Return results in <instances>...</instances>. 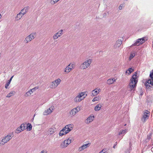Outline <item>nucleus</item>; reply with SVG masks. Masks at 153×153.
Here are the masks:
<instances>
[{
	"mask_svg": "<svg viewBox=\"0 0 153 153\" xmlns=\"http://www.w3.org/2000/svg\"><path fill=\"white\" fill-rule=\"evenodd\" d=\"M136 72H135L130 79L131 82L129 83V90L131 91L134 90V89L135 88L137 82V77Z\"/></svg>",
	"mask_w": 153,
	"mask_h": 153,
	"instance_id": "1",
	"label": "nucleus"
},
{
	"mask_svg": "<svg viewBox=\"0 0 153 153\" xmlns=\"http://www.w3.org/2000/svg\"><path fill=\"white\" fill-rule=\"evenodd\" d=\"M14 136L13 132H12L8 134L4 137L1 140L0 144L3 145L9 141Z\"/></svg>",
	"mask_w": 153,
	"mask_h": 153,
	"instance_id": "2",
	"label": "nucleus"
},
{
	"mask_svg": "<svg viewBox=\"0 0 153 153\" xmlns=\"http://www.w3.org/2000/svg\"><path fill=\"white\" fill-rule=\"evenodd\" d=\"M93 62V59L91 58H88L85 61L81 64L80 68L81 69H85L89 67Z\"/></svg>",
	"mask_w": 153,
	"mask_h": 153,
	"instance_id": "3",
	"label": "nucleus"
},
{
	"mask_svg": "<svg viewBox=\"0 0 153 153\" xmlns=\"http://www.w3.org/2000/svg\"><path fill=\"white\" fill-rule=\"evenodd\" d=\"M36 33L33 32L31 33L28 36H27L25 39L24 42L25 44H27L30 42L35 38L36 36Z\"/></svg>",
	"mask_w": 153,
	"mask_h": 153,
	"instance_id": "4",
	"label": "nucleus"
},
{
	"mask_svg": "<svg viewBox=\"0 0 153 153\" xmlns=\"http://www.w3.org/2000/svg\"><path fill=\"white\" fill-rule=\"evenodd\" d=\"M150 76L151 79L148 80L146 82L145 85L147 88L149 89L151 86H153V71L150 72Z\"/></svg>",
	"mask_w": 153,
	"mask_h": 153,
	"instance_id": "5",
	"label": "nucleus"
},
{
	"mask_svg": "<svg viewBox=\"0 0 153 153\" xmlns=\"http://www.w3.org/2000/svg\"><path fill=\"white\" fill-rule=\"evenodd\" d=\"M85 94V92H82L79 93L74 98V102L77 103L83 100L85 97H83Z\"/></svg>",
	"mask_w": 153,
	"mask_h": 153,
	"instance_id": "6",
	"label": "nucleus"
},
{
	"mask_svg": "<svg viewBox=\"0 0 153 153\" xmlns=\"http://www.w3.org/2000/svg\"><path fill=\"white\" fill-rule=\"evenodd\" d=\"M71 139L69 138L68 139L65 140L63 142L61 143L60 147L61 148H63L66 147L69 144H70L71 141Z\"/></svg>",
	"mask_w": 153,
	"mask_h": 153,
	"instance_id": "7",
	"label": "nucleus"
},
{
	"mask_svg": "<svg viewBox=\"0 0 153 153\" xmlns=\"http://www.w3.org/2000/svg\"><path fill=\"white\" fill-rule=\"evenodd\" d=\"M150 114V112L146 110L143 113V115L141 118V121L143 123L146 122L148 119Z\"/></svg>",
	"mask_w": 153,
	"mask_h": 153,
	"instance_id": "8",
	"label": "nucleus"
},
{
	"mask_svg": "<svg viewBox=\"0 0 153 153\" xmlns=\"http://www.w3.org/2000/svg\"><path fill=\"white\" fill-rule=\"evenodd\" d=\"M80 110L79 107H77L73 108L70 112V116L72 117L75 116Z\"/></svg>",
	"mask_w": 153,
	"mask_h": 153,
	"instance_id": "9",
	"label": "nucleus"
},
{
	"mask_svg": "<svg viewBox=\"0 0 153 153\" xmlns=\"http://www.w3.org/2000/svg\"><path fill=\"white\" fill-rule=\"evenodd\" d=\"M54 106L52 105L48 109L45 110L43 112V115H47L50 114L54 110Z\"/></svg>",
	"mask_w": 153,
	"mask_h": 153,
	"instance_id": "10",
	"label": "nucleus"
},
{
	"mask_svg": "<svg viewBox=\"0 0 153 153\" xmlns=\"http://www.w3.org/2000/svg\"><path fill=\"white\" fill-rule=\"evenodd\" d=\"M73 125L72 124L67 125L63 128V130L68 133L73 129Z\"/></svg>",
	"mask_w": 153,
	"mask_h": 153,
	"instance_id": "11",
	"label": "nucleus"
},
{
	"mask_svg": "<svg viewBox=\"0 0 153 153\" xmlns=\"http://www.w3.org/2000/svg\"><path fill=\"white\" fill-rule=\"evenodd\" d=\"M122 42L120 40H117L115 42L114 46V48L115 49H117L119 48L122 44Z\"/></svg>",
	"mask_w": 153,
	"mask_h": 153,
	"instance_id": "12",
	"label": "nucleus"
},
{
	"mask_svg": "<svg viewBox=\"0 0 153 153\" xmlns=\"http://www.w3.org/2000/svg\"><path fill=\"white\" fill-rule=\"evenodd\" d=\"M90 144V143H88L87 144H83L82 146L79 148L78 151L79 152H81L82 150L86 149L89 146Z\"/></svg>",
	"mask_w": 153,
	"mask_h": 153,
	"instance_id": "13",
	"label": "nucleus"
},
{
	"mask_svg": "<svg viewBox=\"0 0 153 153\" xmlns=\"http://www.w3.org/2000/svg\"><path fill=\"white\" fill-rule=\"evenodd\" d=\"M94 116H90L85 120V123L86 124H88L92 122L94 120Z\"/></svg>",
	"mask_w": 153,
	"mask_h": 153,
	"instance_id": "14",
	"label": "nucleus"
},
{
	"mask_svg": "<svg viewBox=\"0 0 153 153\" xmlns=\"http://www.w3.org/2000/svg\"><path fill=\"white\" fill-rule=\"evenodd\" d=\"M23 16L20 12L18 13L15 17V20L18 21L21 19Z\"/></svg>",
	"mask_w": 153,
	"mask_h": 153,
	"instance_id": "15",
	"label": "nucleus"
},
{
	"mask_svg": "<svg viewBox=\"0 0 153 153\" xmlns=\"http://www.w3.org/2000/svg\"><path fill=\"white\" fill-rule=\"evenodd\" d=\"M57 86L56 85L55 83H54V81H53L51 82L50 84V86L49 87L50 88H52V89H54L56 88Z\"/></svg>",
	"mask_w": 153,
	"mask_h": 153,
	"instance_id": "16",
	"label": "nucleus"
},
{
	"mask_svg": "<svg viewBox=\"0 0 153 153\" xmlns=\"http://www.w3.org/2000/svg\"><path fill=\"white\" fill-rule=\"evenodd\" d=\"M127 129H124V130H120L118 134V135H123V136L127 132Z\"/></svg>",
	"mask_w": 153,
	"mask_h": 153,
	"instance_id": "17",
	"label": "nucleus"
},
{
	"mask_svg": "<svg viewBox=\"0 0 153 153\" xmlns=\"http://www.w3.org/2000/svg\"><path fill=\"white\" fill-rule=\"evenodd\" d=\"M99 93V90H97V89H95L93 90L92 92V95H93V96H95L97 95Z\"/></svg>",
	"mask_w": 153,
	"mask_h": 153,
	"instance_id": "18",
	"label": "nucleus"
},
{
	"mask_svg": "<svg viewBox=\"0 0 153 153\" xmlns=\"http://www.w3.org/2000/svg\"><path fill=\"white\" fill-rule=\"evenodd\" d=\"M115 81L116 79L114 78L113 79H108L107 83L108 84H111L113 83Z\"/></svg>",
	"mask_w": 153,
	"mask_h": 153,
	"instance_id": "19",
	"label": "nucleus"
},
{
	"mask_svg": "<svg viewBox=\"0 0 153 153\" xmlns=\"http://www.w3.org/2000/svg\"><path fill=\"white\" fill-rule=\"evenodd\" d=\"M102 107V106L100 104H97L94 108V109L96 111L100 110Z\"/></svg>",
	"mask_w": 153,
	"mask_h": 153,
	"instance_id": "20",
	"label": "nucleus"
},
{
	"mask_svg": "<svg viewBox=\"0 0 153 153\" xmlns=\"http://www.w3.org/2000/svg\"><path fill=\"white\" fill-rule=\"evenodd\" d=\"M72 70L71 69V68L68 65L66 67L65 69L64 72L65 74H68Z\"/></svg>",
	"mask_w": 153,
	"mask_h": 153,
	"instance_id": "21",
	"label": "nucleus"
},
{
	"mask_svg": "<svg viewBox=\"0 0 153 153\" xmlns=\"http://www.w3.org/2000/svg\"><path fill=\"white\" fill-rule=\"evenodd\" d=\"M54 82V83H55L56 86H57L61 82V79L59 78H58L54 81H53Z\"/></svg>",
	"mask_w": 153,
	"mask_h": 153,
	"instance_id": "22",
	"label": "nucleus"
},
{
	"mask_svg": "<svg viewBox=\"0 0 153 153\" xmlns=\"http://www.w3.org/2000/svg\"><path fill=\"white\" fill-rule=\"evenodd\" d=\"M32 93L33 92L32 91L30 90V89L27 92L25 93L24 95V96L25 97H27L28 96H30Z\"/></svg>",
	"mask_w": 153,
	"mask_h": 153,
	"instance_id": "23",
	"label": "nucleus"
},
{
	"mask_svg": "<svg viewBox=\"0 0 153 153\" xmlns=\"http://www.w3.org/2000/svg\"><path fill=\"white\" fill-rule=\"evenodd\" d=\"M67 134L66 132L63 130V128L62 130H61L59 133V135L60 136H62L66 134Z\"/></svg>",
	"mask_w": 153,
	"mask_h": 153,
	"instance_id": "24",
	"label": "nucleus"
},
{
	"mask_svg": "<svg viewBox=\"0 0 153 153\" xmlns=\"http://www.w3.org/2000/svg\"><path fill=\"white\" fill-rule=\"evenodd\" d=\"M15 94V92L14 91H12L7 95L6 97L8 98L14 95Z\"/></svg>",
	"mask_w": 153,
	"mask_h": 153,
	"instance_id": "25",
	"label": "nucleus"
},
{
	"mask_svg": "<svg viewBox=\"0 0 153 153\" xmlns=\"http://www.w3.org/2000/svg\"><path fill=\"white\" fill-rule=\"evenodd\" d=\"M48 132L51 134H52L54 132V129L52 128H50L48 129Z\"/></svg>",
	"mask_w": 153,
	"mask_h": 153,
	"instance_id": "26",
	"label": "nucleus"
},
{
	"mask_svg": "<svg viewBox=\"0 0 153 153\" xmlns=\"http://www.w3.org/2000/svg\"><path fill=\"white\" fill-rule=\"evenodd\" d=\"M32 125L28 123L27 124V128L28 131H30L32 129Z\"/></svg>",
	"mask_w": 153,
	"mask_h": 153,
	"instance_id": "27",
	"label": "nucleus"
},
{
	"mask_svg": "<svg viewBox=\"0 0 153 153\" xmlns=\"http://www.w3.org/2000/svg\"><path fill=\"white\" fill-rule=\"evenodd\" d=\"M134 70L133 69L131 68H130L126 71V74H129L131 73Z\"/></svg>",
	"mask_w": 153,
	"mask_h": 153,
	"instance_id": "28",
	"label": "nucleus"
},
{
	"mask_svg": "<svg viewBox=\"0 0 153 153\" xmlns=\"http://www.w3.org/2000/svg\"><path fill=\"white\" fill-rule=\"evenodd\" d=\"M142 44V42H139L138 39L137 40V41L134 43V44L133 45L134 46H138Z\"/></svg>",
	"mask_w": 153,
	"mask_h": 153,
	"instance_id": "29",
	"label": "nucleus"
},
{
	"mask_svg": "<svg viewBox=\"0 0 153 153\" xmlns=\"http://www.w3.org/2000/svg\"><path fill=\"white\" fill-rule=\"evenodd\" d=\"M68 65L70 68H71V70L74 69L75 67V64L73 63H70Z\"/></svg>",
	"mask_w": 153,
	"mask_h": 153,
	"instance_id": "30",
	"label": "nucleus"
},
{
	"mask_svg": "<svg viewBox=\"0 0 153 153\" xmlns=\"http://www.w3.org/2000/svg\"><path fill=\"white\" fill-rule=\"evenodd\" d=\"M23 131L21 129L20 127H18L15 131V132L16 133L18 134L21 131Z\"/></svg>",
	"mask_w": 153,
	"mask_h": 153,
	"instance_id": "31",
	"label": "nucleus"
},
{
	"mask_svg": "<svg viewBox=\"0 0 153 153\" xmlns=\"http://www.w3.org/2000/svg\"><path fill=\"white\" fill-rule=\"evenodd\" d=\"M59 35H58L57 33H55L53 37V39L54 40L56 39L59 37Z\"/></svg>",
	"mask_w": 153,
	"mask_h": 153,
	"instance_id": "32",
	"label": "nucleus"
},
{
	"mask_svg": "<svg viewBox=\"0 0 153 153\" xmlns=\"http://www.w3.org/2000/svg\"><path fill=\"white\" fill-rule=\"evenodd\" d=\"M60 0H51L50 3L52 5H54L55 4L57 3Z\"/></svg>",
	"mask_w": 153,
	"mask_h": 153,
	"instance_id": "33",
	"label": "nucleus"
},
{
	"mask_svg": "<svg viewBox=\"0 0 153 153\" xmlns=\"http://www.w3.org/2000/svg\"><path fill=\"white\" fill-rule=\"evenodd\" d=\"M135 56V54L134 53H131L130 54V56L129 58V60H131Z\"/></svg>",
	"mask_w": 153,
	"mask_h": 153,
	"instance_id": "34",
	"label": "nucleus"
},
{
	"mask_svg": "<svg viewBox=\"0 0 153 153\" xmlns=\"http://www.w3.org/2000/svg\"><path fill=\"white\" fill-rule=\"evenodd\" d=\"M63 30L62 29H61L58 31L57 33V34L59 35V37H60L61 35H62L63 34L62 32H63Z\"/></svg>",
	"mask_w": 153,
	"mask_h": 153,
	"instance_id": "35",
	"label": "nucleus"
},
{
	"mask_svg": "<svg viewBox=\"0 0 153 153\" xmlns=\"http://www.w3.org/2000/svg\"><path fill=\"white\" fill-rule=\"evenodd\" d=\"M25 124H22L20 127L21 128V129L22 130V131H23L24 130L25 128Z\"/></svg>",
	"mask_w": 153,
	"mask_h": 153,
	"instance_id": "36",
	"label": "nucleus"
},
{
	"mask_svg": "<svg viewBox=\"0 0 153 153\" xmlns=\"http://www.w3.org/2000/svg\"><path fill=\"white\" fill-rule=\"evenodd\" d=\"M125 3L121 4L119 7V9L120 10H121L124 7Z\"/></svg>",
	"mask_w": 153,
	"mask_h": 153,
	"instance_id": "37",
	"label": "nucleus"
},
{
	"mask_svg": "<svg viewBox=\"0 0 153 153\" xmlns=\"http://www.w3.org/2000/svg\"><path fill=\"white\" fill-rule=\"evenodd\" d=\"M39 87L38 86L35 87L34 88L32 89H30V90L32 91V92L33 93V92L35 91L36 90L39 88Z\"/></svg>",
	"mask_w": 153,
	"mask_h": 153,
	"instance_id": "38",
	"label": "nucleus"
},
{
	"mask_svg": "<svg viewBox=\"0 0 153 153\" xmlns=\"http://www.w3.org/2000/svg\"><path fill=\"white\" fill-rule=\"evenodd\" d=\"M139 41L140 42H142V44L144 42H145V39L144 38H142L140 39H138Z\"/></svg>",
	"mask_w": 153,
	"mask_h": 153,
	"instance_id": "39",
	"label": "nucleus"
},
{
	"mask_svg": "<svg viewBox=\"0 0 153 153\" xmlns=\"http://www.w3.org/2000/svg\"><path fill=\"white\" fill-rule=\"evenodd\" d=\"M20 13H21V14L23 16L26 13V12L25 11L23 10V9H22L21 11H20Z\"/></svg>",
	"mask_w": 153,
	"mask_h": 153,
	"instance_id": "40",
	"label": "nucleus"
},
{
	"mask_svg": "<svg viewBox=\"0 0 153 153\" xmlns=\"http://www.w3.org/2000/svg\"><path fill=\"white\" fill-rule=\"evenodd\" d=\"M10 82H8V81H7V83H6V84H5V88L6 89L8 88V86H9V85L10 84Z\"/></svg>",
	"mask_w": 153,
	"mask_h": 153,
	"instance_id": "41",
	"label": "nucleus"
},
{
	"mask_svg": "<svg viewBox=\"0 0 153 153\" xmlns=\"http://www.w3.org/2000/svg\"><path fill=\"white\" fill-rule=\"evenodd\" d=\"M29 8V7H25L23 9V10H24L26 12H27L28 11Z\"/></svg>",
	"mask_w": 153,
	"mask_h": 153,
	"instance_id": "42",
	"label": "nucleus"
},
{
	"mask_svg": "<svg viewBox=\"0 0 153 153\" xmlns=\"http://www.w3.org/2000/svg\"><path fill=\"white\" fill-rule=\"evenodd\" d=\"M99 100V98L97 97H94L92 100V101L94 102H95V101H98Z\"/></svg>",
	"mask_w": 153,
	"mask_h": 153,
	"instance_id": "43",
	"label": "nucleus"
},
{
	"mask_svg": "<svg viewBox=\"0 0 153 153\" xmlns=\"http://www.w3.org/2000/svg\"><path fill=\"white\" fill-rule=\"evenodd\" d=\"M99 153H107L106 149H103L102 151L100 152Z\"/></svg>",
	"mask_w": 153,
	"mask_h": 153,
	"instance_id": "44",
	"label": "nucleus"
},
{
	"mask_svg": "<svg viewBox=\"0 0 153 153\" xmlns=\"http://www.w3.org/2000/svg\"><path fill=\"white\" fill-rule=\"evenodd\" d=\"M40 153H48V152L45 150H43Z\"/></svg>",
	"mask_w": 153,
	"mask_h": 153,
	"instance_id": "45",
	"label": "nucleus"
},
{
	"mask_svg": "<svg viewBox=\"0 0 153 153\" xmlns=\"http://www.w3.org/2000/svg\"><path fill=\"white\" fill-rule=\"evenodd\" d=\"M14 76H12L10 78V79L8 80V81L10 82H11L12 80V78H13V77Z\"/></svg>",
	"mask_w": 153,
	"mask_h": 153,
	"instance_id": "46",
	"label": "nucleus"
},
{
	"mask_svg": "<svg viewBox=\"0 0 153 153\" xmlns=\"http://www.w3.org/2000/svg\"><path fill=\"white\" fill-rule=\"evenodd\" d=\"M116 145H114V146H113V148H115V146H116Z\"/></svg>",
	"mask_w": 153,
	"mask_h": 153,
	"instance_id": "47",
	"label": "nucleus"
},
{
	"mask_svg": "<svg viewBox=\"0 0 153 153\" xmlns=\"http://www.w3.org/2000/svg\"><path fill=\"white\" fill-rule=\"evenodd\" d=\"M152 143L153 144V141L152 142Z\"/></svg>",
	"mask_w": 153,
	"mask_h": 153,
	"instance_id": "48",
	"label": "nucleus"
},
{
	"mask_svg": "<svg viewBox=\"0 0 153 153\" xmlns=\"http://www.w3.org/2000/svg\"><path fill=\"white\" fill-rule=\"evenodd\" d=\"M143 94V93H142V94H141V95H142Z\"/></svg>",
	"mask_w": 153,
	"mask_h": 153,
	"instance_id": "49",
	"label": "nucleus"
},
{
	"mask_svg": "<svg viewBox=\"0 0 153 153\" xmlns=\"http://www.w3.org/2000/svg\"><path fill=\"white\" fill-rule=\"evenodd\" d=\"M117 142H116V145H117Z\"/></svg>",
	"mask_w": 153,
	"mask_h": 153,
	"instance_id": "50",
	"label": "nucleus"
},
{
	"mask_svg": "<svg viewBox=\"0 0 153 153\" xmlns=\"http://www.w3.org/2000/svg\"><path fill=\"white\" fill-rule=\"evenodd\" d=\"M25 153H27V152H26Z\"/></svg>",
	"mask_w": 153,
	"mask_h": 153,
	"instance_id": "51",
	"label": "nucleus"
}]
</instances>
